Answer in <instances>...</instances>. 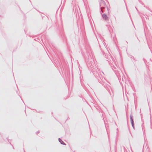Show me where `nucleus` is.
<instances>
[{
  "label": "nucleus",
  "instance_id": "nucleus-3",
  "mask_svg": "<svg viewBox=\"0 0 152 152\" xmlns=\"http://www.w3.org/2000/svg\"><path fill=\"white\" fill-rule=\"evenodd\" d=\"M61 144H65L64 143V142L63 141H61Z\"/></svg>",
  "mask_w": 152,
  "mask_h": 152
},
{
  "label": "nucleus",
  "instance_id": "nucleus-2",
  "mask_svg": "<svg viewBox=\"0 0 152 152\" xmlns=\"http://www.w3.org/2000/svg\"><path fill=\"white\" fill-rule=\"evenodd\" d=\"M130 118H131V123H132V126H133V119H132V118L131 117Z\"/></svg>",
  "mask_w": 152,
  "mask_h": 152
},
{
  "label": "nucleus",
  "instance_id": "nucleus-1",
  "mask_svg": "<svg viewBox=\"0 0 152 152\" xmlns=\"http://www.w3.org/2000/svg\"><path fill=\"white\" fill-rule=\"evenodd\" d=\"M103 18L105 20H107V17L105 15H103Z\"/></svg>",
  "mask_w": 152,
  "mask_h": 152
}]
</instances>
